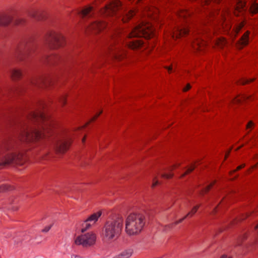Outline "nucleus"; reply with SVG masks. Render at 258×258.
Here are the masks:
<instances>
[{
	"mask_svg": "<svg viewBox=\"0 0 258 258\" xmlns=\"http://www.w3.org/2000/svg\"><path fill=\"white\" fill-rule=\"evenodd\" d=\"M224 200V198L223 199H222L221 201L222 202Z\"/></svg>",
	"mask_w": 258,
	"mask_h": 258,
	"instance_id": "nucleus-59",
	"label": "nucleus"
},
{
	"mask_svg": "<svg viewBox=\"0 0 258 258\" xmlns=\"http://www.w3.org/2000/svg\"><path fill=\"white\" fill-rule=\"evenodd\" d=\"M107 27V23L103 21H95L92 23L87 29L88 32H92L94 33H98Z\"/></svg>",
	"mask_w": 258,
	"mask_h": 258,
	"instance_id": "nucleus-15",
	"label": "nucleus"
},
{
	"mask_svg": "<svg viewBox=\"0 0 258 258\" xmlns=\"http://www.w3.org/2000/svg\"><path fill=\"white\" fill-rule=\"evenodd\" d=\"M252 98L251 96H247L246 95H239L234 98L231 101V103L233 104H237L240 103L243 101H246L248 100H251Z\"/></svg>",
	"mask_w": 258,
	"mask_h": 258,
	"instance_id": "nucleus-24",
	"label": "nucleus"
},
{
	"mask_svg": "<svg viewBox=\"0 0 258 258\" xmlns=\"http://www.w3.org/2000/svg\"><path fill=\"white\" fill-rule=\"evenodd\" d=\"M121 3L119 0H113L100 10L102 15L113 16L121 8Z\"/></svg>",
	"mask_w": 258,
	"mask_h": 258,
	"instance_id": "nucleus-13",
	"label": "nucleus"
},
{
	"mask_svg": "<svg viewBox=\"0 0 258 258\" xmlns=\"http://www.w3.org/2000/svg\"><path fill=\"white\" fill-rule=\"evenodd\" d=\"M50 227H51V226H47V227H45V228L42 230V231L45 232H48L50 230Z\"/></svg>",
	"mask_w": 258,
	"mask_h": 258,
	"instance_id": "nucleus-48",
	"label": "nucleus"
},
{
	"mask_svg": "<svg viewBox=\"0 0 258 258\" xmlns=\"http://www.w3.org/2000/svg\"><path fill=\"white\" fill-rule=\"evenodd\" d=\"M211 15H213V12L212 13L211 12ZM213 17L215 18L216 17V15H215V13H213ZM215 19H217L216 18H215Z\"/></svg>",
	"mask_w": 258,
	"mask_h": 258,
	"instance_id": "nucleus-55",
	"label": "nucleus"
},
{
	"mask_svg": "<svg viewBox=\"0 0 258 258\" xmlns=\"http://www.w3.org/2000/svg\"><path fill=\"white\" fill-rule=\"evenodd\" d=\"M201 206V204L197 205L194 206L192 209L182 218L179 219L178 220L169 224L168 227L170 228H172L176 225L181 223L187 217H192L198 211V209Z\"/></svg>",
	"mask_w": 258,
	"mask_h": 258,
	"instance_id": "nucleus-19",
	"label": "nucleus"
},
{
	"mask_svg": "<svg viewBox=\"0 0 258 258\" xmlns=\"http://www.w3.org/2000/svg\"><path fill=\"white\" fill-rule=\"evenodd\" d=\"M101 211H99L91 215L85 221V223L84 224V225H85V228H82V231L83 232L87 230L91 226L90 223L92 222L93 224L95 223L98 220V218L101 216Z\"/></svg>",
	"mask_w": 258,
	"mask_h": 258,
	"instance_id": "nucleus-18",
	"label": "nucleus"
},
{
	"mask_svg": "<svg viewBox=\"0 0 258 258\" xmlns=\"http://www.w3.org/2000/svg\"><path fill=\"white\" fill-rule=\"evenodd\" d=\"M191 88V86L189 84H187L186 86L183 89V92H186Z\"/></svg>",
	"mask_w": 258,
	"mask_h": 258,
	"instance_id": "nucleus-44",
	"label": "nucleus"
},
{
	"mask_svg": "<svg viewBox=\"0 0 258 258\" xmlns=\"http://www.w3.org/2000/svg\"><path fill=\"white\" fill-rule=\"evenodd\" d=\"M218 206H219V205L213 209V210L211 212V214L215 215L217 213V208H218Z\"/></svg>",
	"mask_w": 258,
	"mask_h": 258,
	"instance_id": "nucleus-47",
	"label": "nucleus"
},
{
	"mask_svg": "<svg viewBox=\"0 0 258 258\" xmlns=\"http://www.w3.org/2000/svg\"><path fill=\"white\" fill-rule=\"evenodd\" d=\"M220 258H232L231 257H228L226 255H223Z\"/></svg>",
	"mask_w": 258,
	"mask_h": 258,
	"instance_id": "nucleus-51",
	"label": "nucleus"
},
{
	"mask_svg": "<svg viewBox=\"0 0 258 258\" xmlns=\"http://www.w3.org/2000/svg\"><path fill=\"white\" fill-rule=\"evenodd\" d=\"M36 48L31 39H22L14 48V58L17 62H25L33 56Z\"/></svg>",
	"mask_w": 258,
	"mask_h": 258,
	"instance_id": "nucleus-5",
	"label": "nucleus"
},
{
	"mask_svg": "<svg viewBox=\"0 0 258 258\" xmlns=\"http://www.w3.org/2000/svg\"><path fill=\"white\" fill-rule=\"evenodd\" d=\"M216 180H215L213 181L210 184H209L208 185H207L206 187L202 189L200 192V194L201 196H204L205 194H206L208 193L210 190L213 187V186L216 184Z\"/></svg>",
	"mask_w": 258,
	"mask_h": 258,
	"instance_id": "nucleus-28",
	"label": "nucleus"
},
{
	"mask_svg": "<svg viewBox=\"0 0 258 258\" xmlns=\"http://www.w3.org/2000/svg\"><path fill=\"white\" fill-rule=\"evenodd\" d=\"M123 225V219L117 216L115 219L107 221L103 229V239L111 242L117 239L120 236Z\"/></svg>",
	"mask_w": 258,
	"mask_h": 258,
	"instance_id": "nucleus-6",
	"label": "nucleus"
},
{
	"mask_svg": "<svg viewBox=\"0 0 258 258\" xmlns=\"http://www.w3.org/2000/svg\"><path fill=\"white\" fill-rule=\"evenodd\" d=\"M133 253V250L127 249L121 252L118 258H129Z\"/></svg>",
	"mask_w": 258,
	"mask_h": 258,
	"instance_id": "nucleus-30",
	"label": "nucleus"
},
{
	"mask_svg": "<svg viewBox=\"0 0 258 258\" xmlns=\"http://www.w3.org/2000/svg\"><path fill=\"white\" fill-rule=\"evenodd\" d=\"M191 15L192 12L187 10L181 9L177 12L174 20V26L170 32L172 39L175 40L189 34V24Z\"/></svg>",
	"mask_w": 258,
	"mask_h": 258,
	"instance_id": "nucleus-4",
	"label": "nucleus"
},
{
	"mask_svg": "<svg viewBox=\"0 0 258 258\" xmlns=\"http://www.w3.org/2000/svg\"><path fill=\"white\" fill-rule=\"evenodd\" d=\"M3 155L0 159V166L15 164L23 165L26 160L25 151L22 147L13 140L5 141L0 145Z\"/></svg>",
	"mask_w": 258,
	"mask_h": 258,
	"instance_id": "nucleus-2",
	"label": "nucleus"
},
{
	"mask_svg": "<svg viewBox=\"0 0 258 258\" xmlns=\"http://www.w3.org/2000/svg\"><path fill=\"white\" fill-rule=\"evenodd\" d=\"M11 189V186L6 184L0 186V193L5 192Z\"/></svg>",
	"mask_w": 258,
	"mask_h": 258,
	"instance_id": "nucleus-40",
	"label": "nucleus"
},
{
	"mask_svg": "<svg viewBox=\"0 0 258 258\" xmlns=\"http://www.w3.org/2000/svg\"><path fill=\"white\" fill-rule=\"evenodd\" d=\"M27 13L29 16L38 20H43L47 17L46 12L42 10L32 8L28 10Z\"/></svg>",
	"mask_w": 258,
	"mask_h": 258,
	"instance_id": "nucleus-17",
	"label": "nucleus"
},
{
	"mask_svg": "<svg viewBox=\"0 0 258 258\" xmlns=\"http://www.w3.org/2000/svg\"><path fill=\"white\" fill-rule=\"evenodd\" d=\"M244 25H245L244 22H241L239 24H238L237 25H236L235 26V27L234 28L233 30L234 31L236 36L240 32L241 30L244 27Z\"/></svg>",
	"mask_w": 258,
	"mask_h": 258,
	"instance_id": "nucleus-35",
	"label": "nucleus"
},
{
	"mask_svg": "<svg viewBox=\"0 0 258 258\" xmlns=\"http://www.w3.org/2000/svg\"><path fill=\"white\" fill-rule=\"evenodd\" d=\"M67 95H62L59 98L58 101L62 107H63L67 103Z\"/></svg>",
	"mask_w": 258,
	"mask_h": 258,
	"instance_id": "nucleus-37",
	"label": "nucleus"
},
{
	"mask_svg": "<svg viewBox=\"0 0 258 258\" xmlns=\"http://www.w3.org/2000/svg\"><path fill=\"white\" fill-rule=\"evenodd\" d=\"M102 113V111H100L99 112L96 113L84 126H82L81 127H78V130H82L85 127H86L90 123L94 122L95 121L97 118L101 115V114Z\"/></svg>",
	"mask_w": 258,
	"mask_h": 258,
	"instance_id": "nucleus-29",
	"label": "nucleus"
},
{
	"mask_svg": "<svg viewBox=\"0 0 258 258\" xmlns=\"http://www.w3.org/2000/svg\"><path fill=\"white\" fill-rule=\"evenodd\" d=\"M55 82V79L49 75H44L32 78L30 83L38 87H48L52 86Z\"/></svg>",
	"mask_w": 258,
	"mask_h": 258,
	"instance_id": "nucleus-11",
	"label": "nucleus"
},
{
	"mask_svg": "<svg viewBox=\"0 0 258 258\" xmlns=\"http://www.w3.org/2000/svg\"><path fill=\"white\" fill-rule=\"evenodd\" d=\"M247 237L248 234L247 233H245L240 236H239L237 240L236 245L239 246L242 244V242L246 239H247Z\"/></svg>",
	"mask_w": 258,
	"mask_h": 258,
	"instance_id": "nucleus-31",
	"label": "nucleus"
},
{
	"mask_svg": "<svg viewBox=\"0 0 258 258\" xmlns=\"http://www.w3.org/2000/svg\"><path fill=\"white\" fill-rule=\"evenodd\" d=\"M179 166L180 164L177 163L169 167L166 172L162 174V177L165 179L171 178L173 176V174L172 173V171L178 167Z\"/></svg>",
	"mask_w": 258,
	"mask_h": 258,
	"instance_id": "nucleus-23",
	"label": "nucleus"
},
{
	"mask_svg": "<svg viewBox=\"0 0 258 258\" xmlns=\"http://www.w3.org/2000/svg\"><path fill=\"white\" fill-rule=\"evenodd\" d=\"M22 77V73L21 70L19 69H13L11 73V77L14 80H18L20 79Z\"/></svg>",
	"mask_w": 258,
	"mask_h": 258,
	"instance_id": "nucleus-25",
	"label": "nucleus"
},
{
	"mask_svg": "<svg viewBox=\"0 0 258 258\" xmlns=\"http://www.w3.org/2000/svg\"><path fill=\"white\" fill-rule=\"evenodd\" d=\"M20 91L19 90H19H16V93H17V94L20 93Z\"/></svg>",
	"mask_w": 258,
	"mask_h": 258,
	"instance_id": "nucleus-56",
	"label": "nucleus"
},
{
	"mask_svg": "<svg viewBox=\"0 0 258 258\" xmlns=\"http://www.w3.org/2000/svg\"><path fill=\"white\" fill-rule=\"evenodd\" d=\"M245 5V0H237L236 5L234 11V14L236 16H239V14L244 10Z\"/></svg>",
	"mask_w": 258,
	"mask_h": 258,
	"instance_id": "nucleus-22",
	"label": "nucleus"
},
{
	"mask_svg": "<svg viewBox=\"0 0 258 258\" xmlns=\"http://www.w3.org/2000/svg\"><path fill=\"white\" fill-rule=\"evenodd\" d=\"M238 177V175H237L236 176H235L234 178H232L231 179L232 180H235L236 178H237V177Z\"/></svg>",
	"mask_w": 258,
	"mask_h": 258,
	"instance_id": "nucleus-54",
	"label": "nucleus"
},
{
	"mask_svg": "<svg viewBox=\"0 0 258 258\" xmlns=\"http://www.w3.org/2000/svg\"><path fill=\"white\" fill-rule=\"evenodd\" d=\"M72 143V140L70 137H65L58 140L55 144L54 148L58 153H64L69 149Z\"/></svg>",
	"mask_w": 258,
	"mask_h": 258,
	"instance_id": "nucleus-14",
	"label": "nucleus"
},
{
	"mask_svg": "<svg viewBox=\"0 0 258 258\" xmlns=\"http://www.w3.org/2000/svg\"><path fill=\"white\" fill-rule=\"evenodd\" d=\"M196 166L195 165V164H191L187 169V170L185 171V172L184 173H183L181 176H180V178H183L184 177V176H185L186 175L190 174L191 172H192L194 169L196 168Z\"/></svg>",
	"mask_w": 258,
	"mask_h": 258,
	"instance_id": "nucleus-34",
	"label": "nucleus"
},
{
	"mask_svg": "<svg viewBox=\"0 0 258 258\" xmlns=\"http://www.w3.org/2000/svg\"><path fill=\"white\" fill-rule=\"evenodd\" d=\"M244 145H242L241 146H240L239 147H238V148H237L235 150L236 151H238L239 150H240L241 148H242L243 147Z\"/></svg>",
	"mask_w": 258,
	"mask_h": 258,
	"instance_id": "nucleus-50",
	"label": "nucleus"
},
{
	"mask_svg": "<svg viewBox=\"0 0 258 258\" xmlns=\"http://www.w3.org/2000/svg\"><path fill=\"white\" fill-rule=\"evenodd\" d=\"M54 119L43 111L31 112L26 120L19 125L21 142L37 143L51 137L56 126Z\"/></svg>",
	"mask_w": 258,
	"mask_h": 258,
	"instance_id": "nucleus-1",
	"label": "nucleus"
},
{
	"mask_svg": "<svg viewBox=\"0 0 258 258\" xmlns=\"http://www.w3.org/2000/svg\"><path fill=\"white\" fill-rule=\"evenodd\" d=\"M245 166V164H242L241 165L238 166L237 167V168L233 170H232L231 171H230L229 172V175L230 176H232V174H233L234 173H235L236 172H237V171H239L240 170V169L243 168Z\"/></svg>",
	"mask_w": 258,
	"mask_h": 258,
	"instance_id": "nucleus-39",
	"label": "nucleus"
},
{
	"mask_svg": "<svg viewBox=\"0 0 258 258\" xmlns=\"http://www.w3.org/2000/svg\"><path fill=\"white\" fill-rule=\"evenodd\" d=\"M194 40L191 45L193 48L199 51H203L207 45V41L205 40L206 36L202 34V30L193 32Z\"/></svg>",
	"mask_w": 258,
	"mask_h": 258,
	"instance_id": "nucleus-12",
	"label": "nucleus"
},
{
	"mask_svg": "<svg viewBox=\"0 0 258 258\" xmlns=\"http://www.w3.org/2000/svg\"><path fill=\"white\" fill-rule=\"evenodd\" d=\"M92 10L93 7H85L79 12V14L83 18L89 17L91 15L90 13Z\"/></svg>",
	"mask_w": 258,
	"mask_h": 258,
	"instance_id": "nucleus-26",
	"label": "nucleus"
},
{
	"mask_svg": "<svg viewBox=\"0 0 258 258\" xmlns=\"http://www.w3.org/2000/svg\"><path fill=\"white\" fill-rule=\"evenodd\" d=\"M226 44V40L223 37L217 39L216 45L220 48H223Z\"/></svg>",
	"mask_w": 258,
	"mask_h": 258,
	"instance_id": "nucleus-32",
	"label": "nucleus"
},
{
	"mask_svg": "<svg viewBox=\"0 0 258 258\" xmlns=\"http://www.w3.org/2000/svg\"><path fill=\"white\" fill-rule=\"evenodd\" d=\"M165 68L168 70V72L169 74L171 73L172 71V65H170L169 67H165Z\"/></svg>",
	"mask_w": 258,
	"mask_h": 258,
	"instance_id": "nucleus-46",
	"label": "nucleus"
},
{
	"mask_svg": "<svg viewBox=\"0 0 258 258\" xmlns=\"http://www.w3.org/2000/svg\"><path fill=\"white\" fill-rule=\"evenodd\" d=\"M72 258H83V257H81L80 256L75 255H73L72 257Z\"/></svg>",
	"mask_w": 258,
	"mask_h": 258,
	"instance_id": "nucleus-52",
	"label": "nucleus"
},
{
	"mask_svg": "<svg viewBox=\"0 0 258 258\" xmlns=\"http://www.w3.org/2000/svg\"><path fill=\"white\" fill-rule=\"evenodd\" d=\"M250 31H246L241 36L239 41L236 43V47L239 49H242L243 47L248 45L249 43V36Z\"/></svg>",
	"mask_w": 258,
	"mask_h": 258,
	"instance_id": "nucleus-20",
	"label": "nucleus"
},
{
	"mask_svg": "<svg viewBox=\"0 0 258 258\" xmlns=\"http://www.w3.org/2000/svg\"><path fill=\"white\" fill-rule=\"evenodd\" d=\"M96 240V236L94 233H87L78 236L75 240V243L87 248L93 245Z\"/></svg>",
	"mask_w": 258,
	"mask_h": 258,
	"instance_id": "nucleus-10",
	"label": "nucleus"
},
{
	"mask_svg": "<svg viewBox=\"0 0 258 258\" xmlns=\"http://www.w3.org/2000/svg\"><path fill=\"white\" fill-rule=\"evenodd\" d=\"M155 35L154 29L150 23L142 22L134 28L128 34V38L134 37H144L150 39Z\"/></svg>",
	"mask_w": 258,
	"mask_h": 258,
	"instance_id": "nucleus-8",
	"label": "nucleus"
},
{
	"mask_svg": "<svg viewBox=\"0 0 258 258\" xmlns=\"http://www.w3.org/2000/svg\"><path fill=\"white\" fill-rule=\"evenodd\" d=\"M45 43L52 49H56L63 46L66 40L63 36L60 33L54 31H48L44 36Z\"/></svg>",
	"mask_w": 258,
	"mask_h": 258,
	"instance_id": "nucleus-9",
	"label": "nucleus"
},
{
	"mask_svg": "<svg viewBox=\"0 0 258 258\" xmlns=\"http://www.w3.org/2000/svg\"><path fill=\"white\" fill-rule=\"evenodd\" d=\"M249 10L252 16L258 13V4L256 3H253L251 5Z\"/></svg>",
	"mask_w": 258,
	"mask_h": 258,
	"instance_id": "nucleus-33",
	"label": "nucleus"
},
{
	"mask_svg": "<svg viewBox=\"0 0 258 258\" xmlns=\"http://www.w3.org/2000/svg\"><path fill=\"white\" fill-rule=\"evenodd\" d=\"M226 14L228 15V12H224L223 11H222L220 14V16H219V18H221V20L222 21V25L223 24L224 22L226 21Z\"/></svg>",
	"mask_w": 258,
	"mask_h": 258,
	"instance_id": "nucleus-42",
	"label": "nucleus"
},
{
	"mask_svg": "<svg viewBox=\"0 0 258 258\" xmlns=\"http://www.w3.org/2000/svg\"><path fill=\"white\" fill-rule=\"evenodd\" d=\"M231 149H230L228 152H227L225 156V160H226V159L228 157L230 152H231Z\"/></svg>",
	"mask_w": 258,
	"mask_h": 258,
	"instance_id": "nucleus-49",
	"label": "nucleus"
},
{
	"mask_svg": "<svg viewBox=\"0 0 258 258\" xmlns=\"http://www.w3.org/2000/svg\"><path fill=\"white\" fill-rule=\"evenodd\" d=\"M13 14H3L0 15V26H7L14 19Z\"/></svg>",
	"mask_w": 258,
	"mask_h": 258,
	"instance_id": "nucleus-21",
	"label": "nucleus"
},
{
	"mask_svg": "<svg viewBox=\"0 0 258 258\" xmlns=\"http://www.w3.org/2000/svg\"><path fill=\"white\" fill-rule=\"evenodd\" d=\"M215 13H216L217 14V15H218L219 14V13H220V11L219 10H218L217 12H216Z\"/></svg>",
	"mask_w": 258,
	"mask_h": 258,
	"instance_id": "nucleus-57",
	"label": "nucleus"
},
{
	"mask_svg": "<svg viewBox=\"0 0 258 258\" xmlns=\"http://www.w3.org/2000/svg\"><path fill=\"white\" fill-rule=\"evenodd\" d=\"M26 20L23 18H18L15 20V24L16 25H23L26 23Z\"/></svg>",
	"mask_w": 258,
	"mask_h": 258,
	"instance_id": "nucleus-38",
	"label": "nucleus"
},
{
	"mask_svg": "<svg viewBox=\"0 0 258 258\" xmlns=\"http://www.w3.org/2000/svg\"><path fill=\"white\" fill-rule=\"evenodd\" d=\"M65 60L66 57L63 56H62L56 54H52L45 57L43 61L44 63L51 66L61 63Z\"/></svg>",
	"mask_w": 258,
	"mask_h": 258,
	"instance_id": "nucleus-16",
	"label": "nucleus"
},
{
	"mask_svg": "<svg viewBox=\"0 0 258 258\" xmlns=\"http://www.w3.org/2000/svg\"><path fill=\"white\" fill-rule=\"evenodd\" d=\"M136 14V12L135 10H130L125 16H124L122 19V20L123 23L127 22L130 20H131Z\"/></svg>",
	"mask_w": 258,
	"mask_h": 258,
	"instance_id": "nucleus-27",
	"label": "nucleus"
},
{
	"mask_svg": "<svg viewBox=\"0 0 258 258\" xmlns=\"http://www.w3.org/2000/svg\"><path fill=\"white\" fill-rule=\"evenodd\" d=\"M146 223L144 214L133 213L128 215L125 221V231L129 235H134L140 233Z\"/></svg>",
	"mask_w": 258,
	"mask_h": 258,
	"instance_id": "nucleus-7",
	"label": "nucleus"
},
{
	"mask_svg": "<svg viewBox=\"0 0 258 258\" xmlns=\"http://www.w3.org/2000/svg\"><path fill=\"white\" fill-rule=\"evenodd\" d=\"M142 1V0H137V2H138V3H140V2H141Z\"/></svg>",
	"mask_w": 258,
	"mask_h": 258,
	"instance_id": "nucleus-58",
	"label": "nucleus"
},
{
	"mask_svg": "<svg viewBox=\"0 0 258 258\" xmlns=\"http://www.w3.org/2000/svg\"><path fill=\"white\" fill-rule=\"evenodd\" d=\"M248 216H249V215L247 214H246V215H243L242 216V217L240 218V219H234L232 222H231V225H234L235 224H236L240 220H244L245 219H246L247 217H248Z\"/></svg>",
	"mask_w": 258,
	"mask_h": 258,
	"instance_id": "nucleus-41",
	"label": "nucleus"
},
{
	"mask_svg": "<svg viewBox=\"0 0 258 258\" xmlns=\"http://www.w3.org/2000/svg\"><path fill=\"white\" fill-rule=\"evenodd\" d=\"M85 141H86V137H84L83 139H82V143H84L85 142Z\"/></svg>",
	"mask_w": 258,
	"mask_h": 258,
	"instance_id": "nucleus-53",
	"label": "nucleus"
},
{
	"mask_svg": "<svg viewBox=\"0 0 258 258\" xmlns=\"http://www.w3.org/2000/svg\"><path fill=\"white\" fill-rule=\"evenodd\" d=\"M254 124L252 121H249L246 125V128L248 129L251 128L254 126Z\"/></svg>",
	"mask_w": 258,
	"mask_h": 258,
	"instance_id": "nucleus-43",
	"label": "nucleus"
},
{
	"mask_svg": "<svg viewBox=\"0 0 258 258\" xmlns=\"http://www.w3.org/2000/svg\"><path fill=\"white\" fill-rule=\"evenodd\" d=\"M255 80V78L249 79H241V80H240L238 81V84H240V85H244L248 84L250 83H251V82H253Z\"/></svg>",
	"mask_w": 258,
	"mask_h": 258,
	"instance_id": "nucleus-36",
	"label": "nucleus"
},
{
	"mask_svg": "<svg viewBox=\"0 0 258 258\" xmlns=\"http://www.w3.org/2000/svg\"><path fill=\"white\" fill-rule=\"evenodd\" d=\"M111 44H114V46H111L109 48L110 53L115 59L118 61L126 57V48L138 50L145 47V43L142 39H136L124 41L121 36L113 38Z\"/></svg>",
	"mask_w": 258,
	"mask_h": 258,
	"instance_id": "nucleus-3",
	"label": "nucleus"
},
{
	"mask_svg": "<svg viewBox=\"0 0 258 258\" xmlns=\"http://www.w3.org/2000/svg\"><path fill=\"white\" fill-rule=\"evenodd\" d=\"M158 181L156 180V178H154L153 181L152 187L154 188L157 185H158Z\"/></svg>",
	"mask_w": 258,
	"mask_h": 258,
	"instance_id": "nucleus-45",
	"label": "nucleus"
}]
</instances>
